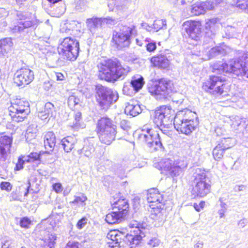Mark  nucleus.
<instances>
[{
	"mask_svg": "<svg viewBox=\"0 0 248 248\" xmlns=\"http://www.w3.org/2000/svg\"><path fill=\"white\" fill-rule=\"evenodd\" d=\"M142 111L140 106L133 101H131L126 105L124 112L127 115L135 117L139 115Z\"/></svg>",
	"mask_w": 248,
	"mask_h": 248,
	"instance_id": "nucleus-33",
	"label": "nucleus"
},
{
	"mask_svg": "<svg viewBox=\"0 0 248 248\" xmlns=\"http://www.w3.org/2000/svg\"><path fill=\"white\" fill-rule=\"evenodd\" d=\"M153 66L161 69H167L169 67L170 61L165 54H157L150 59Z\"/></svg>",
	"mask_w": 248,
	"mask_h": 248,
	"instance_id": "nucleus-23",
	"label": "nucleus"
},
{
	"mask_svg": "<svg viewBox=\"0 0 248 248\" xmlns=\"http://www.w3.org/2000/svg\"><path fill=\"white\" fill-rule=\"evenodd\" d=\"M152 28L155 31H157L160 29H164L167 28V24L165 20L156 19L154 21L153 24Z\"/></svg>",
	"mask_w": 248,
	"mask_h": 248,
	"instance_id": "nucleus-41",
	"label": "nucleus"
},
{
	"mask_svg": "<svg viewBox=\"0 0 248 248\" xmlns=\"http://www.w3.org/2000/svg\"><path fill=\"white\" fill-rule=\"evenodd\" d=\"M153 192H150L147 195V200L148 202L154 204V206L158 205L159 203H162L163 196L159 193L157 189H153Z\"/></svg>",
	"mask_w": 248,
	"mask_h": 248,
	"instance_id": "nucleus-34",
	"label": "nucleus"
},
{
	"mask_svg": "<svg viewBox=\"0 0 248 248\" xmlns=\"http://www.w3.org/2000/svg\"><path fill=\"white\" fill-rule=\"evenodd\" d=\"M116 128H114L97 133L100 141L105 144L110 145L115 139Z\"/></svg>",
	"mask_w": 248,
	"mask_h": 248,
	"instance_id": "nucleus-26",
	"label": "nucleus"
},
{
	"mask_svg": "<svg viewBox=\"0 0 248 248\" xmlns=\"http://www.w3.org/2000/svg\"><path fill=\"white\" fill-rule=\"evenodd\" d=\"M12 143V136L0 134V161L4 162L7 159Z\"/></svg>",
	"mask_w": 248,
	"mask_h": 248,
	"instance_id": "nucleus-20",
	"label": "nucleus"
},
{
	"mask_svg": "<svg viewBox=\"0 0 248 248\" xmlns=\"http://www.w3.org/2000/svg\"><path fill=\"white\" fill-rule=\"evenodd\" d=\"M56 145V136L51 131L47 132L44 136V146L46 151V154L51 155L54 151V147Z\"/></svg>",
	"mask_w": 248,
	"mask_h": 248,
	"instance_id": "nucleus-25",
	"label": "nucleus"
},
{
	"mask_svg": "<svg viewBox=\"0 0 248 248\" xmlns=\"http://www.w3.org/2000/svg\"><path fill=\"white\" fill-rule=\"evenodd\" d=\"M125 217L123 214L119 213L118 211L112 210V211L106 215L105 220L109 224H114L119 223L124 220Z\"/></svg>",
	"mask_w": 248,
	"mask_h": 248,
	"instance_id": "nucleus-32",
	"label": "nucleus"
},
{
	"mask_svg": "<svg viewBox=\"0 0 248 248\" xmlns=\"http://www.w3.org/2000/svg\"><path fill=\"white\" fill-rule=\"evenodd\" d=\"M24 160L25 158H23V155L19 156L17 163L16 164L15 168L16 170H20L23 168L24 164L26 163V161H24Z\"/></svg>",
	"mask_w": 248,
	"mask_h": 248,
	"instance_id": "nucleus-50",
	"label": "nucleus"
},
{
	"mask_svg": "<svg viewBox=\"0 0 248 248\" xmlns=\"http://www.w3.org/2000/svg\"><path fill=\"white\" fill-rule=\"evenodd\" d=\"M121 193L118 192L113 197V200L110 201L112 210H115L126 216L129 209V204L125 199L121 198Z\"/></svg>",
	"mask_w": 248,
	"mask_h": 248,
	"instance_id": "nucleus-21",
	"label": "nucleus"
},
{
	"mask_svg": "<svg viewBox=\"0 0 248 248\" xmlns=\"http://www.w3.org/2000/svg\"><path fill=\"white\" fill-rule=\"evenodd\" d=\"M31 224V220L27 217H21L20 219L19 224L21 228L28 229Z\"/></svg>",
	"mask_w": 248,
	"mask_h": 248,
	"instance_id": "nucleus-46",
	"label": "nucleus"
},
{
	"mask_svg": "<svg viewBox=\"0 0 248 248\" xmlns=\"http://www.w3.org/2000/svg\"><path fill=\"white\" fill-rule=\"evenodd\" d=\"M0 187L1 190L9 192L12 188V186L10 182H2L0 184Z\"/></svg>",
	"mask_w": 248,
	"mask_h": 248,
	"instance_id": "nucleus-53",
	"label": "nucleus"
},
{
	"mask_svg": "<svg viewBox=\"0 0 248 248\" xmlns=\"http://www.w3.org/2000/svg\"><path fill=\"white\" fill-rule=\"evenodd\" d=\"M159 169L162 171H165L167 175L174 178L181 174L185 168L187 166L186 164L182 165L175 163L174 161L170 158L162 159L158 163Z\"/></svg>",
	"mask_w": 248,
	"mask_h": 248,
	"instance_id": "nucleus-11",
	"label": "nucleus"
},
{
	"mask_svg": "<svg viewBox=\"0 0 248 248\" xmlns=\"http://www.w3.org/2000/svg\"><path fill=\"white\" fill-rule=\"evenodd\" d=\"M151 119L153 123L159 128L161 132L164 134L165 130L160 128H170L172 125V121L174 118V110L170 107L162 106L155 110L150 112Z\"/></svg>",
	"mask_w": 248,
	"mask_h": 248,
	"instance_id": "nucleus-5",
	"label": "nucleus"
},
{
	"mask_svg": "<svg viewBox=\"0 0 248 248\" xmlns=\"http://www.w3.org/2000/svg\"><path fill=\"white\" fill-rule=\"evenodd\" d=\"M114 128H117V126L113 124L112 120L107 116H104L98 120L96 131L97 133Z\"/></svg>",
	"mask_w": 248,
	"mask_h": 248,
	"instance_id": "nucleus-29",
	"label": "nucleus"
},
{
	"mask_svg": "<svg viewBox=\"0 0 248 248\" xmlns=\"http://www.w3.org/2000/svg\"><path fill=\"white\" fill-rule=\"evenodd\" d=\"M44 154H46L44 151H40L39 153L31 152L27 155H23V158H25L24 161H26V163H32L35 162L40 163L41 160V156Z\"/></svg>",
	"mask_w": 248,
	"mask_h": 248,
	"instance_id": "nucleus-38",
	"label": "nucleus"
},
{
	"mask_svg": "<svg viewBox=\"0 0 248 248\" xmlns=\"http://www.w3.org/2000/svg\"><path fill=\"white\" fill-rule=\"evenodd\" d=\"M31 185L30 181H28V186L27 188H26V192H25L24 196V197H27L31 191H33V190L32 188H31Z\"/></svg>",
	"mask_w": 248,
	"mask_h": 248,
	"instance_id": "nucleus-62",
	"label": "nucleus"
},
{
	"mask_svg": "<svg viewBox=\"0 0 248 248\" xmlns=\"http://www.w3.org/2000/svg\"><path fill=\"white\" fill-rule=\"evenodd\" d=\"M145 224L138 222L136 220L131 221L129 226L131 230L130 233H127L125 235L123 232H111L108 234V237H110L112 243L115 245L112 247H124V244L130 247V248H136L141 242L142 238L145 236L144 231L145 229Z\"/></svg>",
	"mask_w": 248,
	"mask_h": 248,
	"instance_id": "nucleus-1",
	"label": "nucleus"
},
{
	"mask_svg": "<svg viewBox=\"0 0 248 248\" xmlns=\"http://www.w3.org/2000/svg\"><path fill=\"white\" fill-rule=\"evenodd\" d=\"M211 183L193 186L191 190L192 195L194 198L204 197L210 192Z\"/></svg>",
	"mask_w": 248,
	"mask_h": 248,
	"instance_id": "nucleus-27",
	"label": "nucleus"
},
{
	"mask_svg": "<svg viewBox=\"0 0 248 248\" xmlns=\"http://www.w3.org/2000/svg\"><path fill=\"white\" fill-rule=\"evenodd\" d=\"M35 131V129H34L33 130H31V126H30L28 128L25 136L26 140L28 142L30 141L31 140V139H33L35 138V137H36Z\"/></svg>",
	"mask_w": 248,
	"mask_h": 248,
	"instance_id": "nucleus-47",
	"label": "nucleus"
},
{
	"mask_svg": "<svg viewBox=\"0 0 248 248\" xmlns=\"http://www.w3.org/2000/svg\"><path fill=\"white\" fill-rule=\"evenodd\" d=\"M86 23L88 29L92 34H94L99 28H101L105 24L114 25L115 20L110 17L106 18L93 17L87 19Z\"/></svg>",
	"mask_w": 248,
	"mask_h": 248,
	"instance_id": "nucleus-15",
	"label": "nucleus"
},
{
	"mask_svg": "<svg viewBox=\"0 0 248 248\" xmlns=\"http://www.w3.org/2000/svg\"><path fill=\"white\" fill-rule=\"evenodd\" d=\"M225 78L215 75L210 76L209 78L203 83L202 88L206 92L212 91L213 94H222L224 92V82Z\"/></svg>",
	"mask_w": 248,
	"mask_h": 248,
	"instance_id": "nucleus-12",
	"label": "nucleus"
},
{
	"mask_svg": "<svg viewBox=\"0 0 248 248\" xmlns=\"http://www.w3.org/2000/svg\"><path fill=\"white\" fill-rule=\"evenodd\" d=\"M80 101V99L75 94H73L68 97L67 103L69 108H73L78 105Z\"/></svg>",
	"mask_w": 248,
	"mask_h": 248,
	"instance_id": "nucleus-45",
	"label": "nucleus"
},
{
	"mask_svg": "<svg viewBox=\"0 0 248 248\" xmlns=\"http://www.w3.org/2000/svg\"><path fill=\"white\" fill-rule=\"evenodd\" d=\"M191 12L193 15L199 16L205 13L204 10L202 8L201 2L192 5Z\"/></svg>",
	"mask_w": 248,
	"mask_h": 248,
	"instance_id": "nucleus-43",
	"label": "nucleus"
},
{
	"mask_svg": "<svg viewBox=\"0 0 248 248\" xmlns=\"http://www.w3.org/2000/svg\"><path fill=\"white\" fill-rule=\"evenodd\" d=\"M88 219L86 217H83L79 219L76 225L78 229H82L87 224Z\"/></svg>",
	"mask_w": 248,
	"mask_h": 248,
	"instance_id": "nucleus-54",
	"label": "nucleus"
},
{
	"mask_svg": "<svg viewBox=\"0 0 248 248\" xmlns=\"http://www.w3.org/2000/svg\"><path fill=\"white\" fill-rule=\"evenodd\" d=\"M201 5L204 12L205 13L207 10H210L213 9L214 7V3L212 0H207L205 1L201 2Z\"/></svg>",
	"mask_w": 248,
	"mask_h": 248,
	"instance_id": "nucleus-49",
	"label": "nucleus"
},
{
	"mask_svg": "<svg viewBox=\"0 0 248 248\" xmlns=\"http://www.w3.org/2000/svg\"><path fill=\"white\" fill-rule=\"evenodd\" d=\"M79 142L80 144L78 146H76V150L78 154H83L85 156L90 157L94 151V148L93 144L88 141H83L84 143L82 144L83 147L81 148L82 141H79Z\"/></svg>",
	"mask_w": 248,
	"mask_h": 248,
	"instance_id": "nucleus-31",
	"label": "nucleus"
},
{
	"mask_svg": "<svg viewBox=\"0 0 248 248\" xmlns=\"http://www.w3.org/2000/svg\"><path fill=\"white\" fill-rule=\"evenodd\" d=\"M61 144L65 152L69 153L74 148L76 150V146H78L80 142L75 137L67 136L61 140Z\"/></svg>",
	"mask_w": 248,
	"mask_h": 248,
	"instance_id": "nucleus-30",
	"label": "nucleus"
},
{
	"mask_svg": "<svg viewBox=\"0 0 248 248\" xmlns=\"http://www.w3.org/2000/svg\"><path fill=\"white\" fill-rule=\"evenodd\" d=\"M16 19L17 21L16 25L15 26L14 30L19 32L24 31L27 29L35 25V22L30 20L28 18V13L25 12L16 11Z\"/></svg>",
	"mask_w": 248,
	"mask_h": 248,
	"instance_id": "nucleus-16",
	"label": "nucleus"
},
{
	"mask_svg": "<svg viewBox=\"0 0 248 248\" xmlns=\"http://www.w3.org/2000/svg\"><path fill=\"white\" fill-rule=\"evenodd\" d=\"M121 128L126 132L128 133L131 129L130 123L126 120H122L120 122Z\"/></svg>",
	"mask_w": 248,
	"mask_h": 248,
	"instance_id": "nucleus-51",
	"label": "nucleus"
},
{
	"mask_svg": "<svg viewBox=\"0 0 248 248\" xmlns=\"http://www.w3.org/2000/svg\"><path fill=\"white\" fill-rule=\"evenodd\" d=\"M58 47L59 54L68 61H75L78 58L79 52V43L74 37H67L61 41Z\"/></svg>",
	"mask_w": 248,
	"mask_h": 248,
	"instance_id": "nucleus-7",
	"label": "nucleus"
},
{
	"mask_svg": "<svg viewBox=\"0 0 248 248\" xmlns=\"http://www.w3.org/2000/svg\"><path fill=\"white\" fill-rule=\"evenodd\" d=\"M55 75L57 81H62L64 79L63 75L61 73H56Z\"/></svg>",
	"mask_w": 248,
	"mask_h": 248,
	"instance_id": "nucleus-64",
	"label": "nucleus"
},
{
	"mask_svg": "<svg viewBox=\"0 0 248 248\" xmlns=\"http://www.w3.org/2000/svg\"><path fill=\"white\" fill-rule=\"evenodd\" d=\"M56 11L58 12V14L62 15L65 11V7L64 4L60 7H57Z\"/></svg>",
	"mask_w": 248,
	"mask_h": 248,
	"instance_id": "nucleus-61",
	"label": "nucleus"
},
{
	"mask_svg": "<svg viewBox=\"0 0 248 248\" xmlns=\"http://www.w3.org/2000/svg\"><path fill=\"white\" fill-rule=\"evenodd\" d=\"M204 204V202H200V203L199 204H198L197 203H194V207L197 211L199 212L200 211L201 209L203 208Z\"/></svg>",
	"mask_w": 248,
	"mask_h": 248,
	"instance_id": "nucleus-60",
	"label": "nucleus"
},
{
	"mask_svg": "<svg viewBox=\"0 0 248 248\" xmlns=\"http://www.w3.org/2000/svg\"><path fill=\"white\" fill-rule=\"evenodd\" d=\"M144 46L149 52H154L156 49V42L149 38L145 39Z\"/></svg>",
	"mask_w": 248,
	"mask_h": 248,
	"instance_id": "nucleus-44",
	"label": "nucleus"
},
{
	"mask_svg": "<svg viewBox=\"0 0 248 248\" xmlns=\"http://www.w3.org/2000/svg\"><path fill=\"white\" fill-rule=\"evenodd\" d=\"M65 248H81V245L76 241H69Z\"/></svg>",
	"mask_w": 248,
	"mask_h": 248,
	"instance_id": "nucleus-55",
	"label": "nucleus"
},
{
	"mask_svg": "<svg viewBox=\"0 0 248 248\" xmlns=\"http://www.w3.org/2000/svg\"><path fill=\"white\" fill-rule=\"evenodd\" d=\"M87 200V197L83 194H82L81 196L76 197L75 200L72 202L74 204H77L79 202L83 203Z\"/></svg>",
	"mask_w": 248,
	"mask_h": 248,
	"instance_id": "nucleus-56",
	"label": "nucleus"
},
{
	"mask_svg": "<svg viewBox=\"0 0 248 248\" xmlns=\"http://www.w3.org/2000/svg\"><path fill=\"white\" fill-rule=\"evenodd\" d=\"M217 20L216 19H210L205 24V29L206 30H209L211 31V32H212V29L214 28V26L215 25V23H216Z\"/></svg>",
	"mask_w": 248,
	"mask_h": 248,
	"instance_id": "nucleus-52",
	"label": "nucleus"
},
{
	"mask_svg": "<svg viewBox=\"0 0 248 248\" xmlns=\"http://www.w3.org/2000/svg\"><path fill=\"white\" fill-rule=\"evenodd\" d=\"M95 91L96 102L102 109H108L119 98L117 91L101 84L96 85Z\"/></svg>",
	"mask_w": 248,
	"mask_h": 248,
	"instance_id": "nucleus-8",
	"label": "nucleus"
},
{
	"mask_svg": "<svg viewBox=\"0 0 248 248\" xmlns=\"http://www.w3.org/2000/svg\"><path fill=\"white\" fill-rule=\"evenodd\" d=\"M74 121L70 125L71 129L75 131H78L79 129L85 127V124L82 122V114L78 111L74 114Z\"/></svg>",
	"mask_w": 248,
	"mask_h": 248,
	"instance_id": "nucleus-36",
	"label": "nucleus"
},
{
	"mask_svg": "<svg viewBox=\"0 0 248 248\" xmlns=\"http://www.w3.org/2000/svg\"><path fill=\"white\" fill-rule=\"evenodd\" d=\"M69 24L68 23H64L61 25L60 32L61 33H66L67 34H71V30L69 28L68 26Z\"/></svg>",
	"mask_w": 248,
	"mask_h": 248,
	"instance_id": "nucleus-57",
	"label": "nucleus"
},
{
	"mask_svg": "<svg viewBox=\"0 0 248 248\" xmlns=\"http://www.w3.org/2000/svg\"><path fill=\"white\" fill-rule=\"evenodd\" d=\"M231 138H222L217 142V144L213 150V155L214 159L219 161L223 156L224 152L231 146Z\"/></svg>",
	"mask_w": 248,
	"mask_h": 248,
	"instance_id": "nucleus-18",
	"label": "nucleus"
},
{
	"mask_svg": "<svg viewBox=\"0 0 248 248\" xmlns=\"http://www.w3.org/2000/svg\"><path fill=\"white\" fill-rule=\"evenodd\" d=\"M183 27L188 37L192 40L198 41L202 36V26L199 21H185L183 24Z\"/></svg>",
	"mask_w": 248,
	"mask_h": 248,
	"instance_id": "nucleus-14",
	"label": "nucleus"
},
{
	"mask_svg": "<svg viewBox=\"0 0 248 248\" xmlns=\"http://www.w3.org/2000/svg\"><path fill=\"white\" fill-rule=\"evenodd\" d=\"M57 114L56 108L54 105L51 102L45 104L44 110L38 112V116L42 120L47 121L51 118H55Z\"/></svg>",
	"mask_w": 248,
	"mask_h": 248,
	"instance_id": "nucleus-22",
	"label": "nucleus"
},
{
	"mask_svg": "<svg viewBox=\"0 0 248 248\" xmlns=\"http://www.w3.org/2000/svg\"><path fill=\"white\" fill-rule=\"evenodd\" d=\"M53 189L57 192L59 193L61 192L62 190V185L61 183H55L52 186Z\"/></svg>",
	"mask_w": 248,
	"mask_h": 248,
	"instance_id": "nucleus-59",
	"label": "nucleus"
},
{
	"mask_svg": "<svg viewBox=\"0 0 248 248\" xmlns=\"http://www.w3.org/2000/svg\"><path fill=\"white\" fill-rule=\"evenodd\" d=\"M193 186H197L203 184L211 183V181L208 177L206 171L200 168L196 170L193 174Z\"/></svg>",
	"mask_w": 248,
	"mask_h": 248,
	"instance_id": "nucleus-28",
	"label": "nucleus"
},
{
	"mask_svg": "<svg viewBox=\"0 0 248 248\" xmlns=\"http://www.w3.org/2000/svg\"><path fill=\"white\" fill-rule=\"evenodd\" d=\"M160 241L156 237L152 238L148 242V244L152 247H155L159 245Z\"/></svg>",
	"mask_w": 248,
	"mask_h": 248,
	"instance_id": "nucleus-58",
	"label": "nucleus"
},
{
	"mask_svg": "<svg viewBox=\"0 0 248 248\" xmlns=\"http://www.w3.org/2000/svg\"><path fill=\"white\" fill-rule=\"evenodd\" d=\"M9 114L14 121L19 122L24 120L30 113L29 103L23 99H17L9 108Z\"/></svg>",
	"mask_w": 248,
	"mask_h": 248,
	"instance_id": "nucleus-10",
	"label": "nucleus"
},
{
	"mask_svg": "<svg viewBox=\"0 0 248 248\" xmlns=\"http://www.w3.org/2000/svg\"><path fill=\"white\" fill-rule=\"evenodd\" d=\"M135 26L119 24L113 31L111 42L117 50H122L129 47L132 43Z\"/></svg>",
	"mask_w": 248,
	"mask_h": 248,
	"instance_id": "nucleus-4",
	"label": "nucleus"
},
{
	"mask_svg": "<svg viewBox=\"0 0 248 248\" xmlns=\"http://www.w3.org/2000/svg\"><path fill=\"white\" fill-rule=\"evenodd\" d=\"M173 88L171 81L164 78L153 82L148 86L149 92L154 94L156 99L159 100H165L170 97Z\"/></svg>",
	"mask_w": 248,
	"mask_h": 248,
	"instance_id": "nucleus-9",
	"label": "nucleus"
},
{
	"mask_svg": "<svg viewBox=\"0 0 248 248\" xmlns=\"http://www.w3.org/2000/svg\"><path fill=\"white\" fill-rule=\"evenodd\" d=\"M13 45L12 39L10 37H7L0 40V54L3 56L7 54L11 49Z\"/></svg>",
	"mask_w": 248,
	"mask_h": 248,
	"instance_id": "nucleus-35",
	"label": "nucleus"
},
{
	"mask_svg": "<svg viewBox=\"0 0 248 248\" xmlns=\"http://www.w3.org/2000/svg\"><path fill=\"white\" fill-rule=\"evenodd\" d=\"M139 140L145 143L147 150L151 153L164 151L161 138L157 131L144 126L142 133L138 136Z\"/></svg>",
	"mask_w": 248,
	"mask_h": 248,
	"instance_id": "nucleus-6",
	"label": "nucleus"
},
{
	"mask_svg": "<svg viewBox=\"0 0 248 248\" xmlns=\"http://www.w3.org/2000/svg\"><path fill=\"white\" fill-rule=\"evenodd\" d=\"M34 78V72L28 68H21L14 74V83L21 88L31 83Z\"/></svg>",
	"mask_w": 248,
	"mask_h": 248,
	"instance_id": "nucleus-13",
	"label": "nucleus"
},
{
	"mask_svg": "<svg viewBox=\"0 0 248 248\" xmlns=\"http://www.w3.org/2000/svg\"><path fill=\"white\" fill-rule=\"evenodd\" d=\"M1 248H9L10 246L11 243L9 240H5L3 242H2Z\"/></svg>",
	"mask_w": 248,
	"mask_h": 248,
	"instance_id": "nucleus-63",
	"label": "nucleus"
},
{
	"mask_svg": "<svg viewBox=\"0 0 248 248\" xmlns=\"http://www.w3.org/2000/svg\"><path fill=\"white\" fill-rule=\"evenodd\" d=\"M232 5L248 13V0H234Z\"/></svg>",
	"mask_w": 248,
	"mask_h": 248,
	"instance_id": "nucleus-40",
	"label": "nucleus"
},
{
	"mask_svg": "<svg viewBox=\"0 0 248 248\" xmlns=\"http://www.w3.org/2000/svg\"><path fill=\"white\" fill-rule=\"evenodd\" d=\"M219 201L220 202V208L218 211V214L219 215V217L222 218L224 217V214L227 211L228 206L225 202L222 201L221 199H219Z\"/></svg>",
	"mask_w": 248,
	"mask_h": 248,
	"instance_id": "nucleus-48",
	"label": "nucleus"
},
{
	"mask_svg": "<svg viewBox=\"0 0 248 248\" xmlns=\"http://www.w3.org/2000/svg\"><path fill=\"white\" fill-rule=\"evenodd\" d=\"M151 208L150 217L155 222H158V226L162 225L165 222L166 218V209L165 205L163 203H159L158 205L155 207L154 206V204L150 205ZM156 226L157 224H155Z\"/></svg>",
	"mask_w": 248,
	"mask_h": 248,
	"instance_id": "nucleus-19",
	"label": "nucleus"
},
{
	"mask_svg": "<svg viewBox=\"0 0 248 248\" xmlns=\"http://www.w3.org/2000/svg\"><path fill=\"white\" fill-rule=\"evenodd\" d=\"M144 84L143 78L139 75L133 76L130 82L131 86L135 92H139L142 88Z\"/></svg>",
	"mask_w": 248,
	"mask_h": 248,
	"instance_id": "nucleus-37",
	"label": "nucleus"
},
{
	"mask_svg": "<svg viewBox=\"0 0 248 248\" xmlns=\"http://www.w3.org/2000/svg\"><path fill=\"white\" fill-rule=\"evenodd\" d=\"M56 236L53 234H50L47 238H46L44 241V248H54L55 244Z\"/></svg>",
	"mask_w": 248,
	"mask_h": 248,
	"instance_id": "nucleus-42",
	"label": "nucleus"
},
{
	"mask_svg": "<svg viewBox=\"0 0 248 248\" xmlns=\"http://www.w3.org/2000/svg\"><path fill=\"white\" fill-rule=\"evenodd\" d=\"M199 121H192V123L181 121L180 119H173L172 124L176 131L186 135H190L194 131L199 124Z\"/></svg>",
	"mask_w": 248,
	"mask_h": 248,
	"instance_id": "nucleus-17",
	"label": "nucleus"
},
{
	"mask_svg": "<svg viewBox=\"0 0 248 248\" xmlns=\"http://www.w3.org/2000/svg\"><path fill=\"white\" fill-rule=\"evenodd\" d=\"M226 53L225 49L221 46H216L212 48L209 51V56L210 58L224 55Z\"/></svg>",
	"mask_w": 248,
	"mask_h": 248,
	"instance_id": "nucleus-39",
	"label": "nucleus"
},
{
	"mask_svg": "<svg viewBox=\"0 0 248 248\" xmlns=\"http://www.w3.org/2000/svg\"><path fill=\"white\" fill-rule=\"evenodd\" d=\"M98 78L108 82L114 83L119 79H124L130 72V68L123 66L116 58L103 60L97 65Z\"/></svg>",
	"mask_w": 248,
	"mask_h": 248,
	"instance_id": "nucleus-2",
	"label": "nucleus"
},
{
	"mask_svg": "<svg viewBox=\"0 0 248 248\" xmlns=\"http://www.w3.org/2000/svg\"><path fill=\"white\" fill-rule=\"evenodd\" d=\"M173 119H180L181 121L191 123L192 121H199L197 114L188 109L178 111L174 116Z\"/></svg>",
	"mask_w": 248,
	"mask_h": 248,
	"instance_id": "nucleus-24",
	"label": "nucleus"
},
{
	"mask_svg": "<svg viewBox=\"0 0 248 248\" xmlns=\"http://www.w3.org/2000/svg\"><path fill=\"white\" fill-rule=\"evenodd\" d=\"M248 52V51L246 52L238 51V57L233 59L229 65L223 62L215 63L212 66V71L219 74L233 73L236 75L243 73L248 78V58H245V56Z\"/></svg>",
	"mask_w": 248,
	"mask_h": 248,
	"instance_id": "nucleus-3",
	"label": "nucleus"
}]
</instances>
